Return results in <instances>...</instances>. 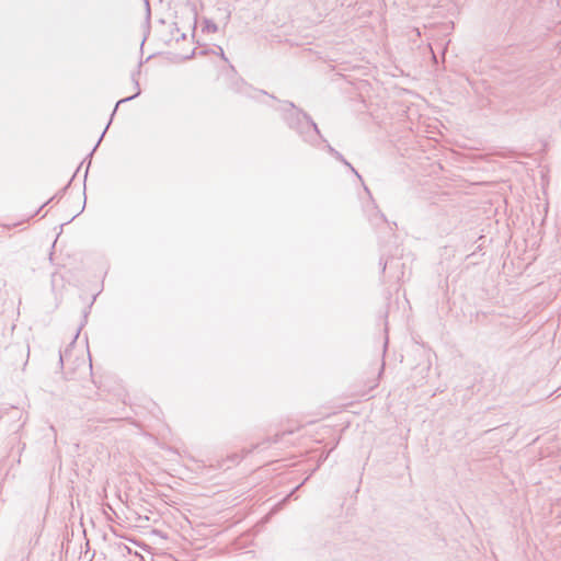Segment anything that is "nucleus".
Listing matches in <instances>:
<instances>
[{"mask_svg":"<svg viewBox=\"0 0 561 561\" xmlns=\"http://www.w3.org/2000/svg\"><path fill=\"white\" fill-rule=\"evenodd\" d=\"M24 221H25V220L16 221V222H10V224H5V225H3V226H4V227H7V228H12V227H16V226H19V225L23 224Z\"/></svg>","mask_w":561,"mask_h":561,"instance_id":"nucleus-1","label":"nucleus"}]
</instances>
